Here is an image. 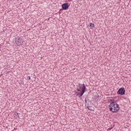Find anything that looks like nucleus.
<instances>
[{
  "mask_svg": "<svg viewBox=\"0 0 131 131\" xmlns=\"http://www.w3.org/2000/svg\"><path fill=\"white\" fill-rule=\"evenodd\" d=\"M108 108L110 111L113 112V113H117L119 111V105L116 102L111 103L109 105Z\"/></svg>",
  "mask_w": 131,
  "mask_h": 131,
  "instance_id": "1",
  "label": "nucleus"
},
{
  "mask_svg": "<svg viewBox=\"0 0 131 131\" xmlns=\"http://www.w3.org/2000/svg\"><path fill=\"white\" fill-rule=\"evenodd\" d=\"M118 93L119 95H124L125 93V90H124V88H121L119 89Z\"/></svg>",
  "mask_w": 131,
  "mask_h": 131,
  "instance_id": "2",
  "label": "nucleus"
},
{
  "mask_svg": "<svg viewBox=\"0 0 131 131\" xmlns=\"http://www.w3.org/2000/svg\"><path fill=\"white\" fill-rule=\"evenodd\" d=\"M62 10H67L69 6H68V3H64L61 6Z\"/></svg>",
  "mask_w": 131,
  "mask_h": 131,
  "instance_id": "3",
  "label": "nucleus"
},
{
  "mask_svg": "<svg viewBox=\"0 0 131 131\" xmlns=\"http://www.w3.org/2000/svg\"><path fill=\"white\" fill-rule=\"evenodd\" d=\"M23 43V39L21 38H18L17 41V45H22Z\"/></svg>",
  "mask_w": 131,
  "mask_h": 131,
  "instance_id": "4",
  "label": "nucleus"
},
{
  "mask_svg": "<svg viewBox=\"0 0 131 131\" xmlns=\"http://www.w3.org/2000/svg\"><path fill=\"white\" fill-rule=\"evenodd\" d=\"M13 116L14 118H20V116H19V114L17 113V112H15L13 114Z\"/></svg>",
  "mask_w": 131,
  "mask_h": 131,
  "instance_id": "5",
  "label": "nucleus"
},
{
  "mask_svg": "<svg viewBox=\"0 0 131 131\" xmlns=\"http://www.w3.org/2000/svg\"><path fill=\"white\" fill-rule=\"evenodd\" d=\"M78 93H77V96H78V97H81V96H82V90H78Z\"/></svg>",
  "mask_w": 131,
  "mask_h": 131,
  "instance_id": "6",
  "label": "nucleus"
},
{
  "mask_svg": "<svg viewBox=\"0 0 131 131\" xmlns=\"http://www.w3.org/2000/svg\"><path fill=\"white\" fill-rule=\"evenodd\" d=\"M85 92H86V88L84 86V84H83L82 88V94H84Z\"/></svg>",
  "mask_w": 131,
  "mask_h": 131,
  "instance_id": "7",
  "label": "nucleus"
},
{
  "mask_svg": "<svg viewBox=\"0 0 131 131\" xmlns=\"http://www.w3.org/2000/svg\"><path fill=\"white\" fill-rule=\"evenodd\" d=\"M94 27V24H93V23H90V27H91L92 29H93V27Z\"/></svg>",
  "mask_w": 131,
  "mask_h": 131,
  "instance_id": "8",
  "label": "nucleus"
},
{
  "mask_svg": "<svg viewBox=\"0 0 131 131\" xmlns=\"http://www.w3.org/2000/svg\"><path fill=\"white\" fill-rule=\"evenodd\" d=\"M111 103H116L115 101H114V99H112L111 100Z\"/></svg>",
  "mask_w": 131,
  "mask_h": 131,
  "instance_id": "9",
  "label": "nucleus"
},
{
  "mask_svg": "<svg viewBox=\"0 0 131 131\" xmlns=\"http://www.w3.org/2000/svg\"><path fill=\"white\" fill-rule=\"evenodd\" d=\"M28 78H29V79H31V78L30 77V76H29V77H28Z\"/></svg>",
  "mask_w": 131,
  "mask_h": 131,
  "instance_id": "10",
  "label": "nucleus"
}]
</instances>
